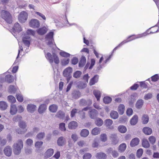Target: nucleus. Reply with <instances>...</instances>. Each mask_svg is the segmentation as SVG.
<instances>
[{
    "mask_svg": "<svg viewBox=\"0 0 159 159\" xmlns=\"http://www.w3.org/2000/svg\"><path fill=\"white\" fill-rule=\"evenodd\" d=\"M54 32L51 31L48 33L46 36V39L48 41L47 45L53 48V42L54 39L53 38Z\"/></svg>",
    "mask_w": 159,
    "mask_h": 159,
    "instance_id": "3",
    "label": "nucleus"
},
{
    "mask_svg": "<svg viewBox=\"0 0 159 159\" xmlns=\"http://www.w3.org/2000/svg\"><path fill=\"white\" fill-rule=\"evenodd\" d=\"M149 141L151 143L154 144L156 142V139L154 136H151L148 138Z\"/></svg>",
    "mask_w": 159,
    "mask_h": 159,
    "instance_id": "53",
    "label": "nucleus"
},
{
    "mask_svg": "<svg viewBox=\"0 0 159 159\" xmlns=\"http://www.w3.org/2000/svg\"><path fill=\"white\" fill-rule=\"evenodd\" d=\"M126 148V145L125 143L120 144L118 147V151L120 152H123Z\"/></svg>",
    "mask_w": 159,
    "mask_h": 159,
    "instance_id": "25",
    "label": "nucleus"
},
{
    "mask_svg": "<svg viewBox=\"0 0 159 159\" xmlns=\"http://www.w3.org/2000/svg\"><path fill=\"white\" fill-rule=\"evenodd\" d=\"M93 94L97 98L98 101H99L101 96V92L98 90H94L93 91Z\"/></svg>",
    "mask_w": 159,
    "mask_h": 159,
    "instance_id": "24",
    "label": "nucleus"
},
{
    "mask_svg": "<svg viewBox=\"0 0 159 159\" xmlns=\"http://www.w3.org/2000/svg\"><path fill=\"white\" fill-rule=\"evenodd\" d=\"M66 143L65 139L63 137H60L57 140V143L59 146H62L64 145Z\"/></svg>",
    "mask_w": 159,
    "mask_h": 159,
    "instance_id": "11",
    "label": "nucleus"
},
{
    "mask_svg": "<svg viewBox=\"0 0 159 159\" xmlns=\"http://www.w3.org/2000/svg\"><path fill=\"white\" fill-rule=\"evenodd\" d=\"M142 144L143 146L145 148H148L150 147V144L148 140L145 139L142 140Z\"/></svg>",
    "mask_w": 159,
    "mask_h": 159,
    "instance_id": "36",
    "label": "nucleus"
},
{
    "mask_svg": "<svg viewBox=\"0 0 159 159\" xmlns=\"http://www.w3.org/2000/svg\"><path fill=\"white\" fill-rule=\"evenodd\" d=\"M112 99L109 97H105L103 98V102L105 104H108L111 102Z\"/></svg>",
    "mask_w": 159,
    "mask_h": 159,
    "instance_id": "42",
    "label": "nucleus"
},
{
    "mask_svg": "<svg viewBox=\"0 0 159 159\" xmlns=\"http://www.w3.org/2000/svg\"><path fill=\"white\" fill-rule=\"evenodd\" d=\"M100 132V130L99 128L95 127L92 130L91 133L92 135H96L99 134Z\"/></svg>",
    "mask_w": 159,
    "mask_h": 159,
    "instance_id": "37",
    "label": "nucleus"
},
{
    "mask_svg": "<svg viewBox=\"0 0 159 159\" xmlns=\"http://www.w3.org/2000/svg\"><path fill=\"white\" fill-rule=\"evenodd\" d=\"M139 142V139L137 138L133 139L130 143V146L132 147H135L137 145Z\"/></svg>",
    "mask_w": 159,
    "mask_h": 159,
    "instance_id": "15",
    "label": "nucleus"
},
{
    "mask_svg": "<svg viewBox=\"0 0 159 159\" xmlns=\"http://www.w3.org/2000/svg\"><path fill=\"white\" fill-rule=\"evenodd\" d=\"M70 59L69 58H64L61 61V64L62 66H66L68 64L69 62Z\"/></svg>",
    "mask_w": 159,
    "mask_h": 159,
    "instance_id": "47",
    "label": "nucleus"
},
{
    "mask_svg": "<svg viewBox=\"0 0 159 159\" xmlns=\"http://www.w3.org/2000/svg\"><path fill=\"white\" fill-rule=\"evenodd\" d=\"M16 91V89L15 88L14 86L12 85H11L9 86V92L14 93Z\"/></svg>",
    "mask_w": 159,
    "mask_h": 159,
    "instance_id": "51",
    "label": "nucleus"
},
{
    "mask_svg": "<svg viewBox=\"0 0 159 159\" xmlns=\"http://www.w3.org/2000/svg\"><path fill=\"white\" fill-rule=\"evenodd\" d=\"M86 62V59L85 56H82L80 58V67L84 66Z\"/></svg>",
    "mask_w": 159,
    "mask_h": 159,
    "instance_id": "35",
    "label": "nucleus"
},
{
    "mask_svg": "<svg viewBox=\"0 0 159 159\" xmlns=\"http://www.w3.org/2000/svg\"><path fill=\"white\" fill-rule=\"evenodd\" d=\"M65 123H62L59 124V129L62 131H65L66 130V128L65 127Z\"/></svg>",
    "mask_w": 159,
    "mask_h": 159,
    "instance_id": "57",
    "label": "nucleus"
},
{
    "mask_svg": "<svg viewBox=\"0 0 159 159\" xmlns=\"http://www.w3.org/2000/svg\"><path fill=\"white\" fill-rule=\"evenodd\" d=\"M134 98V96L133 95H131L129 97V98H131V100L130 101H129V103L130 105H132L135 100V98Z\"/></svg>",
    "mask_w": 159,
    "mask_h": 159,
    "instance_id": "60",
    "label": "nucleus"
},
{
    "mask_svg": "<svg viewBox=\"0 0 159 159\" xmlns=\"http://www.w3.org/2000/svg\"><path fill=\"white\" fill-rule=\"evenodd\" d=\"M24 111V108L21 105H19L18 106V108L17 109V111L20 113Z\"/></svg>",
    "mask_w": 159,
    "mask_h": 159,
    "instance_id": "64",
    "label": "nucleus"
},
{
    "mask_svg": "<svg viewBox=\"0 0 159 159\" xmlns=\"http://www.w3.org/2000/svg\"><path fill=\"white\" fill-rule=\"evenodd\" d=\"M113 123L112 120H106L105 121V125L109 129H112L113 128V127H110V126Z\"/></svg>",
    "mask_w": 159,
    "mask_h": 159,
    "instance_id": "40",
    "label": "nucleus"
},
{
    "mask_svg": "<svg viewBox=\"0 0 159 159\" xmlns=\"http://www.w3.org/2000/svg\"><path fill=\"white\" fill-rule=\"evenodd\" d=\"M100 137L101 140L102 142H105L107 140V136L105 134H101Z\"/></svg>",
    "mask_w": 159,
    "mask_h": 159,
    "instance_id": "45",
    "label": "nucleus"
},
{
    "mask_svg": "<svg viewBox=\"0 0 159 159\" xmlns=\"http://www.w3.org/2000/svg\"><path fill=\"white\" fill-rule=\"evenodd\" d=\"M58 106L57 105L54 104L50 105L49 108V111L52 113L56 112Z\"/></svg>",
    "mask_w": 159,
    "mask_h": 159,
    "instance_id": "28",
    "label": "nucleus"
},
{
    "mask_svg": "<svg viewBox=\"0 0 159 159\" xmlns=\"http://www.w3.org/2000/svg\"><path fill=\"white\" fill-rule=\"evenodd\" d=\"M143 150L142 148L139 149L137 152V156L139 157L140 158L142 156L143 154Z\"/></svg>",
    "mask_w": 159,
    "mask_h": 159,
    "instance_id": "55",
    "label": "nucleus"
},
{
    "mask_svg": "<svg viewBox=\"0 0 159 159\" xmlns=\"http://www.w3.org/2000/svg\"><path fill=\"white\" fill-rule=\"evenodd\" d=\"M33 141L32 139H29L26 141V143L29 146H31L33 143Z\"/></svg>",
    "mask_w": 159,
    "mask_h": 159,
    "instance_id": "62",
    "label": "nucleus"
},
{
    "mask_svg": "<svg viewBox=\"0 0 159 159\" xmlns=\"http://www.w3.org/2000/svg\"><path fill=\"white\" fill-rule=\"evenodd\" d=\"M152 94L149 93L146 94L145 95L144 97V98L145 99L147 100L151 99L152 98Z\"/></svg>",
    "mask_w": 159,
    "mask_h": 159,
    "instance_id": "63",
    "label": "nucleus"
},
{
    "mask_svg": "<svg viewBox=\"0 0 159 159\" xmlns=\"http://www.w3.org/2000/svg\"><path fill=\"white\" fill-rule=\"evenodd\" d=\"M65 114L64 112L61 110L58 111L55 115L56 117L58 118L63 119L65 117Z\"/></svg>",
    "mask_w": 159,
    "mask_h": 159,
    "instance_id": "17",
    "label": "nucleus"
},
{
    "mask_svg": "<svg viewBox=\"0 0 159 159\" xmlns=\"http://www.w3.org/2000/svg\"><path fill=\"white\" fill-rule=\"evenodd\" d=\"M99 76L98 75H96L92 78L89 82V84L90 85H92L95 84L97 83L98 80Z\"/></svg>",
    "mask_w": 159,
    "mask_h": 159,
    "instance_id": "18",
    "label": "nucleus"
},
{
    "mask_svg": "<svg viewBox=\"0 0 159 159\" xmlns=\"http://www.w3.org/2000/svg\"><path fill=\"white\" fill-rule=\"evenodd\" d=\"M90 108L89 107H86L84 108L81 111H80V113H81V114L83 113L84 115L83 116V118H84V115L85 114V113L84 112V111H88L90 110Z\"/></svg>",
    "mask_w": 159,
    "mask_h": 159,
    "instance_id": "52",
    "label": "nucleus"
},
{
    "mask_svg": "<svg viewBox=\"0 0 159 159\" xmlns=\"http://www.w3.org/2000/svg\"><path fill=\"white\" fill-rule=\"evenodd\" d=\"M19 127L20 128L23 129L24 130L26 129L25 128L26 126V124L25 122H24V121L20 120V121L19 122Z\"/></svg>",
    "mask_w": 159,
    "mask_h": 159,
    "instance_id": "41",
    "label": "nucleus"
},
{
    "mask_svg": "<svg viewBox=\"0 0 159 159\" xmlns=\"http://www.w3.org/2000/svg\"><path fill=\"white\" fill-rule=\"evenodd\" d=\"M29 24L30 27L34 28H38L40 26L39 20L36 19H32Z\"/></svg>",
    "mask_w": 159,
    "mask_h": 159,
    "instance_id": "7",
    "label": "nucleus"
},
{
    "mask_svg": "<svg viewBox=\"0 0 159 159\" xmlns=\"http://www.w3.org/2000/svg\"><path fill=\"white\" fill-rule=\"evenodd\" d=\"M143 131L146 135H149L152 133V130L149 127H145L143 128Z\"/></svg>",
    "mask_w": 159,
    "mask_h": 159,
    "instance_id": "22",
    "label": "nucleus"
},
{
    "mask_svg": "<svg viewBox=\"0 0 159 159\" xmlns=\"http://www.w3.org/2000/svg\"><path fill=\"white\" fill-rule=\"evenodd\" d=\"M47 109V106L45 104H42L39 106L38 111L40 113L42 114Z\"/></svg>",
    "mask_w": 159,
    "mask_h": 159,
    "instance_id": "21",
    "label": "nucleus"
},
{
    "mask_svg": "<svg viewBox=\"0 0 159 159\" xmlns=\"http://www.w3.org/2000/svg\"><path fill=\"white\" fill-rule=\"evenodd\" d=\"M17 111V109L16 106L15 105H11V109L10 113L11 115L15 114Z\"/></svg>",
    "mask_w": 159,
    "mask_h": 159,
    "instance_id": "32",
    "label": "nucleus"
},
{
    "mask_svg": "<svg viewBox=\"0 0 159 159\" xmlns=\"http://www.w3.org/2000/svg\"><path fill=\"white\" fill-rule=\"evenodd\" d=\"M28 16L27 13L25 11L21 12L18 16L19 21L21 23L25 22L27 20Z\"/></svg>",
    "mask_w": 159,
    "mask_h": 159,
    "instance_id": "6",
    "label": "nucleus"
},
{
    "mask_svg": "<svg viewBox=\"0 0 159 159\" xmlns=\"http://www.w3.org/2000/svg\"><path fill=\"white\" fill-rule=\"evenodd\" d=\"M149 33H147V32H145L141 34L137 35H132L129 36L127 39L124 40L119 44V46H122L124 44L128 42H130L133 40L136 39H139L143 37V36H146Z\"/></svg>",
    "mask_w": 159,
    "mask_h": 159,
    "instance_id": "1",
    "label": "nucleus"
},
{
    "mask_svg": "<svg viewBox=\"0 0 159 159\" xmlns=\"http://www.w3.org/2000/svg\"><path fill=\"white\" fill-rule=\"evenodd\" d=\"M133 110L132 108H129L127 109L126 111V114L128 116H130L132 114Z\"/></svg>",
    "mask_w": 159,
    "mask_h": 159,
    "instance_id": "61",
    "label": "nucleus"
},
{
    "mask_svg": "<svg viewBox=\"0 0 159 159\" xmlns=\"http://www.w3.org/2000/svg\"><path fill=\"white\" fill-rule=\"evenodd\" d=\"M72 68L69 67L65 69L63 72V76L66 77L67 83L69 82L70 78L72 77L71 74L72 72Z\"/></svg>",
    "mask_w": 159,
    "mask_h": 159,
    "instance_id": "5",
    "label": "nucleus"
},
{
    "mask_svg": "<svg viewBox=\"0 0 159 159\" xmlns=\"http://www.w3.org/2000/svg\"><path fill=\"white\" fill-rule=\"evenodd\" d=\"M95 60L94 58H92L91 59V64L90 65V63L89 62H87L85 66L84 67V69L86 70L88 68H89V69H91L93 68V66L95 65Z\"/></svg>",
    "mask_w": 159,
    "mask_h": 159,
    "instance_id": "8",
    "label": "nucleus"
},
{
    "mask_svg": "<svg viewBox=\"0 0 159 159\" xmlns=\"http://www.w3.org/2000/svg\"><path fill=\"white\" fill-rule=\"evenodd\" d=\"M103 59V57H102L99 59V61L98 62V64H99L98 66L97 67V71H99L103 67V65L104 64H101L102 61Z\"/></svg>",
    "mask_w": 159,
    "mask_h": 159,
    "instance_id": "27",
    "label": "nucleus"
},
{
    "mask_svg": "<svg viewBox=\"0 0 159 159\" xmlns=\"http://www.w3.org/2000/svg\"><path fill=\"white\" fill-rule=\"evenodd\" d=\"M4 152L6 155L9 157L11 156L12 153V149L9 146H7L5 148Z\"/></svg>",
    "mask_w": 159,
    "mask_h": 159,
    "instance_id": "14",
    "label": "nucleus"
},
{
    "mask_svg": "<svg viewBox=\"0 0 159 159\" xmlns=\"http://www.w3.org/2000/svg\"><path fill=\"white\" fill-rule=\"evenodd\" d=\"M89 114L91 119H94L98 115V112L97 110L92 109L89 111Z\"/></svg>",
    "mask_w": 159,
    "mask_h": 159,
    "instance_id": "13",
    "label": "nucleus"
},
{
    "mask_svg": "<svg viewBox=\"0 0 159 159\" xmlns=\"http://www.w3.org/2000/svg\"><path fill=\"white\" fill-rule=\"evenodd\" d=\"M151 80L153 82H156L159 79V76L158 74H156L151 77Z\"/></svg>",
    "mask_w": 159,
    "mask_h": 159,
    "instance_id": "54",
    "label": "nucleus"
},
{
    "mask_svg": "<svg viewBox=\"0 0 159 159\" xmlns=\"http://www.w3.org/2000/svg\"><path fill=\"white\" fill-rule=\"evenodd\" d=\"M17 100L20 102H22L23 100V98L22 95L20 94H17L16 95Z\"/></svg>",
    "mask_w": 159,
    "mask_h": 159,
    "instance_id": "58",
    "label": "nucleus"
},
{
    "mask_svg": "<svg viewBox=\"0 0 159 159\" xmlns=\"http://www.w3.org/2000/svg\"><path fill=\"white\" fill-rule=\"evenodd\" d=\"M47 31V30L45 27L39 29L37 30L38 34L40 35H43Z\"/></svg>",
    "mask_w": 159,
    "mask_h": 159,
    "instance_id": "23",
    "label": "nucleus"
},
{
    "mask_svg": "<svg viewBox=\"0 0 159 159\" xmlns=\"http://www.w3.org/2000/svg\"><path fill=\"white\" fill-rule=\"evenodd\" d=\"M43 143L42 141L36 142L35 144V147L38 149H39L42 145Z\"/></svg>",
    "mask_w": 159,
    "mask_h": 159,
    "instance_id": "49",
    "label": "nucleus"
},
{
    "mask_svg": "<svg viewBox=\"0 0 159 159\" xmlns=\"http://www.w3.org/2000/svg\"><path fill=\"white\" fill-rule=\"evenodd\" d=\"M46 58L48 59L49 62L51 64H52L53 63V59L52 57V55L51 53L50 52L47 53L46 55L45 56Z\"/></svg>",
    "mask_w": 159,
    "mask_h": 159,
    "instance_id": "39",
    "label": "nucleus"
},
{
    "mask_svg": "<svg viewBox=\"0 0 159 159\" xmlns=\"http://www.w3.org/2000/svg\"><path fill=\"white\" fill-rule=\"evenodd\" d=\"M144 101L142 99H139L135 104V107L138 109H141L143 107Z\"/></svg>",
    "mask_w": 159,
    "mask_h": 159,
    "instance_id": "16",
    "label": "nucleus"
},
{
    "mask_svg": "<svg viewBox=\"0 0 159 159\" xmlns=\"http://www.w3.org/2000/svg\"><path fill=\"white\" fill-rule=\"evenodd\" d=\"M82 37H83V42L85 44L87 45H89V41L88 40L86 39L85 37V34L83 32H82Z\"/></svg>",
    "mask_w": 159,
    "mask_h": 159,
    "instance_id": "44",
    "label": "nucleus"
},
{
    "mask_svg": "<svg viewBox=\"0 0 159 159\" xmlns=\"http://www.w3.org/2000/svg\"><path fill=\"white\" fill-rule=\"evenodd\" d=\"M92 157V155L90 153H85L83 157V159H90Z\"/></svg>",
    "mask_w": 159,
    "mask_h": 159,
    "instance_id": "56",
    "label": "nucleus"
},
{
    "mask_svg": "<svg viewBox=\"0 0 159 159\" xmlns=\"http://www.w3.org/2000/svg\"><path fill=\"white\" fill-rule=\"evenodd\" d=\"M89 131L86 129H83L81 130L80 134L82 137H85L87 136L89 134Z\"/></svg>",
    "mask_w": 159,
    "mask_h": 159,
    "instance_id": "34",
    "label": "nucleus"
},
{
    "mask_svg": "<svg viewBox=\"0 0 159 159\" xmlns=\"http://www.w3.org/2000/svg\"><path fill=\"white\" fill-rule=\"evenodd\" d=\"M108 151L109 153H110L111 152V153L112 157L114 158L117 157L119 156V154L116 151L113 150L112 151V148H110L108 149Z\"/></svg>",
    "mask_w": 159,
    "mask_h": 159,
    "instance_id": "31",
    "label": "nucleus"
},
{
    "mask_svg": "<svg viewBox=\"0 0 159 159\" xmlns=\"http://www.w3.org/2000/svg\"><path fill=\"white\" fill-rule=\"evenodd\" d=\"M7 103L4 101L0 102V109L2 110H5L7 107Z\"/></svg>",
    "mask_w": 159,
    "mask_h": 159,
    "instance_id": "30",
    "label": "nucleus"
},
{
    "mask_svg": "<svg viewBox=\"0 0 159 159\" xmlns=\"http://www.w3.org/2000/svg\"><path fill=\"white\" fill-rule=\"evenodd\" d=\"M2 17L8 23H12V20L11 15L10 13L5 11H3L2 12Z\"/></svg>",
    "mask_w": 159,
    "mask_h": 159,
    "instance_id": "4",
    "label": "nucleus"
},
{
    "mask_svg": "<svg viewBox=\"0 0 159 159\" xmlns=\"http://www.w3.org/2000/svg\"><path fill=\"white\" fill-rule=\"evenodd\" d=\"M60 55L62 57H69L70 55L66 52L65 51H62L60 52Z\"/></svg>",
    "mask_w": 159,
    "mask_h": 159,
    "instance_id": "50",
    "label": "nucleus"
},
{
    "mask_svg": "<svg viewBox=\"0 0 159 159\" xmlns=\"http://www.w3.org/2000/svg\"><path fill=\"white\" fill-rule=\"evenodd\" d=\"M125 109V107L123 104H120L118 108V111L120 115H122L124 113Z\"/></svg>",
    "mask_w": 159,
    "mask_h": 159,
    "instance_id": "26",
    "label": "nucleus"
},
{
    "mask_svg": "<svg viewBox=\"0 0 159 159\" xmlns=\"http://www.w3.org/2000/svg\"><path fill=\"white\" fill-rule=\"evenodd\" d=\"M77 127L76 122L73 121L70 122L68 125V127L70 129H74Z\"/></svg>",
    "mask_w": 159,
    "mask_h": 159,
    "instance_id": "33",
    "label": "nucleus"
},
{
    "mask_svg": "<svg viewBox=\"0 0 159 159\" xmlns=\"http://www.w3.org/2000/svg\"><path fill=\"white\" fill-rule=\"evenodd\" d=\"M14 78L13 75H8L5 77V81L8 83H11L14 81Z\"/></svg>",
    "mask_w": 159,
    "mask_h": 159,
    "instance_id": "19",
    "label": "nucleus"
},
{
    "mask_svg": "<svg viewBox=\"0 0 159 159\" xmlns=\"http://www.w3.org/2000/svg\"><path fill=\"white\" fill-rule=\"evenodd\" d=\"M36 106L33 104H29L27 107V111L30 113H33L36 110Z\"/></svg>",
    "mask_w": 159,
    "mask_h": 159,
    "instance_id": "9",
    "label": "nucleus"
},
{
    "mask_svg": "<svg viewBox=\"0 0 159 159\" xmlns=\"http://www.w3.org/2000/svg\"><path fill=\"white\" fill-rule=\"evenodd\" d=\"M72 95L73 98H78L79 97L80 92L79 91L74 90L72 93Z\"/></svg>",
    "mask_w": 159,
    "mask_h": 159,
    "instance_id": "38",
    "label": "nucleus"
},
{
    "mask_svg": "<svg viewBox=\"0 0 159 159\" xmlns=\"http://www.w3.org/2000/svg\"><path fill=\"white\" fill-rule=\"evenodd\" d=\"M95 156L98 159H106L107 157L106 154L102 152L97 153Z\"/></svg>",
    "mask_w": 159,
    "mask_h": 159,
    "instance_id": "12",
    "label": "nucleus"
},
{
    "mask_svg": "<svg viewBox=\"0 0 159 159\" xmlns=\"http://www.w3.org/2000/svg\"><path fill=\"white\" fill-rule=\"evenodd\" d=\"M110 115L111 118L114 119H117L119 116L118 112L115 111H111L110 113Z\"/></svg>",
    "mask_w": 159,
    "mask_h": 159,
    "instance_id": "29",
    "label": "nucleus"
},
{
    "mask_svg": "<svg viewBox=\"0 0 159 159\" xmlns=\"http://www.w3.org/2000/svg\"><path fill=\"white\" fill-rule=\"evenodd\" d=\"M45 136L44 132H40L38 134L36 135V138L39 140L42 139Z\"/></svg>",
    "mask_w": 159,
    "mask_h": 159,
    "instance_id": "48",
    "label": "nucleus"
},
{
    "mask_svg": "<svg viewBox=\"0 0 159 159\" xmlns=\"http://www.w3.org/2000/svg\"><path fill=\"white\" fill-rule=\"evenodd\" d=\"M95 123L97 126H100L103 124V121L102 120H96Z\"/></svg>",
    "mask_w": 159,
    "mask_h": 159,
    "instance_id": "59",
    "label": "nucleus"
},
{
    "mask_svg": "<svg viewBox=\"0 0 159 159\" xmlns=\"http://www.w3.org/2000/svg\"><path fill=\"white\" fill-rule=\"evenodd\" d=\"M54 150L52 148H49L45 152V157L46 158L51 157L53 154Z\"/></svg>",
    "mask_w": 159,
    "mask_h": 159,
    "instance_id": "20",
    "label": "nucleus"
},
{
    "mask_svg": "<svg viewBox=\"0 0 159 159\" xmlns=\"http://www.w3.org/2000/svg\"><path fill=\"white\" fill-rule=\"evenodd\" d=\"M7 99L8 101L11 103H13L16 102L15 98L12 95H9L8 96Z\"/></svg>",
    "mask_w": 159,
    "mask_h": 159,
    "instance_id": "46",
    "label": "nucleus"
},
{
    "mask_svg": "<svg viewBox=\"0 0 159 159\" xmlns=\"http://www.w3.org/2000/svg\"><path fill=\"white\" fill-rule=\"evenodd\" d=\"M13 31L15 32L19 33L22 30V28L18 23L15 24L13 28Z\"/></svg>",
    "mask_w": 159,
    "mask_h": 159,
    "instance_id": "10",
    "label": "nucleus"
},
{
    "mask_svg": "<svg viewBox=\"0 0 159 159\" xmlns=\"http://www.w3.org/2000/svg\"><path fill=\"white\" fill-rule=\"evenodd\" d=\"M118 129L120 132L122 133H125L127 131L126 128L123 125H120L118 128Z\"/></svg>",
    "mask_w": 159,
    "mask_h": 159,
    "instance_id": "43",
    "label": "nucleus"
},
{
    "mask_svg": "<svg viewBox=\"0 0 159 159\" xmlns=\"http://www.w3.org/2000/svg\"><path fill=\"white\" fill-rule=\"evenodd\" d=\"M13 152L15 154L18 155L21 152V150L23 147V142L21 139L18 140L16 143L13 146Z\"/></svg>",
    "mask_w": 159,
    "mask_h": 159,
    "instance_id": "2",
    "label": "nucleus"
}]
</instances>
